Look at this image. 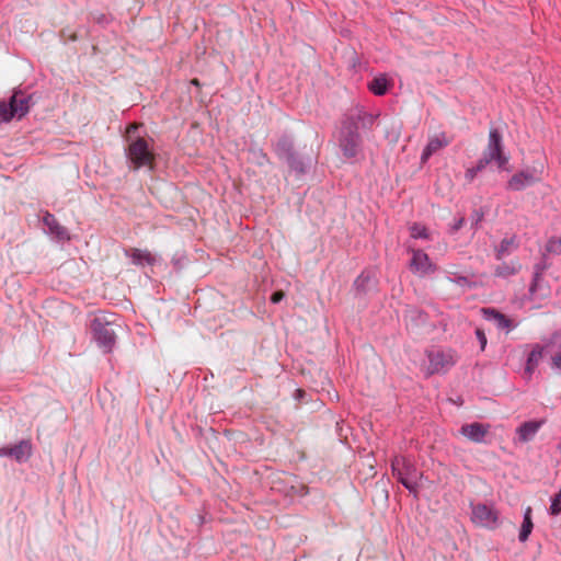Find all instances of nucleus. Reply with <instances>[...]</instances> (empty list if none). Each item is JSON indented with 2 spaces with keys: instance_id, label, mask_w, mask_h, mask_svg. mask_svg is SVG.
<instances>
[{
  "instance_id": "1",
  "label": "nucleus",
  "mask_w": 561,
  "mask_h": 561,
  "mask_svg": "<svg viewBox=\"0 0 561 561\" xmlns=\"http://www.w3.org/2000/svg\"><path fill=\"white\" fill-rule=\"evenodd\" d=\"M359 114L347 116L340 131L339 147L346 159L357 158L362 153V138L358 134Z\"/></svg>"
},
{
  "instance_id": "2",
  "label": "nucleus",
  "mask_w": 561,
  "mask_h": 561,
  "mask_svg": "<svg viewBox=\"0 0 561 561\" xmlns=\"http://www.w3.org/2000/svg\"><path fill=\"white\" fill-rule=\"evenodd\" d=\"M126 154L134 170L154 167V153L146 139L141 137H129Z\"/></svg>"
},
{
  "instance_id": "3",
  "label": "nucleus",
  "mask_w": 561,
  "mask_h": 561,
  "mask_svg": "<svg viewBox=\"0 0 561 561\" xmlns=\"http://www.w3.org/2000/svg\"><path fill=\"white\" fill-rule=\"evenodd\" d=\"M392 474L410 492L416 493L419 480L422 477L414 463L403 456H396L391 462Z\"/></svg>"
},
{
  "instance_id": "4",
  "label": "nucleus",
  "mask_w": 561,
  "mask_h": 561,
  "mask_svg": "<svg viewBox=\"0 0 561 561\" xmlns=\"http://www.w3.org/2000/svg\"><path fill=\"white\" fill-rule=\"evenodd\" d=\"M91 330L98 345L105 353L111 352L116 341L114 323L110 321L104 314H99L92 320Z\"/></svg>"
},
{
  "instance_id": "5",
  "label": "nucleus",
  "mask_w": 561,
  "mask_h": 561,
  "mask_svg": "<svg viewBox=\"0 0 561 561\" xmlns=\"http://www.w3.org/2000/svg\"><path fill=\"white\" fill-rule=\"evenodd\" d=\"M479 161L486 167L491 162H495L499 169H505L508 158L503 153L502 136L497 129L491 128L489 133V142L483 150Z\"/></svg>"
},
{
  "instance_id": "6",
  "label": "nucleus",
  "mask_w": 561,
  "mask_h": 561,
  "mask_svg": "<svg viewBox=\"0 0 561 561\" xmlns=\"http://www.w3.org/2000/svg\"><path fill=\"white\" fill-rule=\"evenodd\" d=\"M28 99L24 94L16 92L11 96L8 104L0 103V117L4 122H9L14 116L20 118L28 112Z\"/></svg>"
},
{
  "instance_id": "7",
  "label": "nucleus",
  "mask_w": 561,
  "mask_h": 561,
  "mask_svg": "<svg viewBox=\"0 0 561 561\" xmlns=\"http://www.w3.org/2000/svg\"><path fill=\"white\" fill-rule=\"evenodd\" d=\"M427 357L430 360V365H428L430 374L445 373L450 367H453L457 362L456 354L450 350L431 351V352H428Z\"/></svg>"
},
{
  "instance_id": "8",
  "label": "nucleus",
  "mask_w": 561,
  "mask_h": 561,
  "mask_svg": "<svg viewBox=\"0 0 561 561\" xmlns=\"http://www.w3.org/2000/svg\"><path fill=\"white\" fill-rule=\"evenodd\" d=\"M472 522L482 527L494 528L497 525V512L485 504H477L472 506Z\"/></svg>"
},
{
  "instance_id": "9",
  "label": "nucleus",
  "mask_w": 561,
  "mask_h": 561,
  "mask_svg": "<svg viewBox=\"0 0 561 561\" xmlns=\"http://www.w3.org/2000/svg\"><path fill=\"white\" fill-rule=\"evenodd\" d=\"M409 252L412 254L410 268L413 273L420 276H424L435 272L436 266L432 263L428 255L424 251L410 249Z\"/></svg>"
},
{
  "instance_id": "10",
  "label": "nucleus",
  "mask_w": 561,
  "mask_h": 561,
  "mask_svg": "<svg viewBox=\"0 0 561 561\" xmlns=\"http://www.w3.org/2000/svg\"><path fill=\"white\" fill-rule=\"evenodd\" d=\"M542 168L540 170L522 171L514 174L508 181L507 187L512 191H520L541 180Z\"/></svg>"
},
{
  "instance_id": "11",
  "label": "nucleus",
  "mask_w": 561,
  "mask_h": 561,
  "mask_svg": "<svg viewBox=\"0 0 561 561\" xmlns=\"http://www.w3.org/2000/svg\"><path fill=\"white\" fill-rule=\"evenodd\" d=\"M490 427L491 426L489 424L472 422L469 424H463L460 427L459 433L470 442L477 444H484L486 443V437L490 433Z\"/></svg>"
},
{
  "instance_id": "12",
  "label": "nucleus",
  "mask_w": 561,
  "mask_h": 561,
  "mask_svg": "<svg viewBox=\"0 0 561 561\" xmlns=\"http://www.w3.org/2000/svg\"><path fill=\"white\" fill-rule=\"evenodd\" d=\"M274 151L279 159L285 160L289 165H294L295 151L293 140L288 137H282L274 146Z\"/></svg>"
},
{
  "instance_id": "13",
  "label": "nucleus",
  "mask_w": 561,
  "mask_h": 561,
  "mask_svg": "<svg viewBox=\"0 0 561 561\" xmlns=\"http://www.w3.org/2000/svg\"><path fill=\"white\" fill-rule=\"evenodd\" d=\"M449 142L450 140L444 133L431 137L421 156L422 162L427 161L432 154L448 146Z\"/></svg>"
},
{
  "instance_id": "14",
  "label": "nucleus",
  "mask_w": 561,
  "mask_h": 561,
  "mask_svg": "<svg viewBox=\"0 0 561 561\" xmlns=\"http://www.w3.org/2000/svg\"><path fill=\"white\" fill-rule=\"evenodd\" d=\"M43 222L58 240H69L68 230L58 222L54 215L46 213L43 217Z\"/></svg>"
},
{
  "instance_id": "15",
  "label": "nucleus",
  "mask_w": 561,
  "mask_h": 561,
  "mask_svg": "<svg viewBox=\"0 0 561 561\" xmlns=\"http://www.w3.org/2000/svg\"><path fill=\"white\" fill-rule=\"evenodd\" d=\"M542 421L525 422L517 428L518 439L523 443L531 440L542 425Z\"/></svg>"
},
{
  "instance_id": "16",
  "label": "nucleus",
  "mask_w": 561,
  "mask_h": 561,
  "mask_svg": "<svg viewBox=\"0 0 561 561\" xmlns=\"http://www.w3.org/2000/svg\"><path fill=\"white\" fill-rule=\"evenodd\" d=\"M518 248V241L515 234L505 237L499 245L495 247V256L502 260L504 256L510 255Z\"/></svg>"
},
{
  "instance_id": "17",
  "label": "nucleus",
  "mask_w": 561,
  "mask_h": 561,
  "mask_svg": "<svg viewBox=\"0 0 561 561\" xmlns=\"http://www.w3.org/2000/svg\"><path fill=\"white\" fill-rule=\"evenodd\" d=\"M522 270V264L518 260H512L510 262H503L494 267V275L497 277H510L516 275Z\"/></svg>"
},
{
  "instance_id": "18",
  "label": "nucleus",
  "mask_w": 561,
  "mask_h": 561,
  "mask_svg": "<svg viewBox=\"0 0 561 561\" xmlns=\"http://www.w3.org/2000/svg\"><path fill=\"white\" fill-rule=\"evenodd\" d=\"M545 347L536 344L528 355L525 374L530 377L542 358Z\"/></svg>"
},
{
  "instance_id": "19",
  "label": "nucleus",
  "mask_w": 561,
  "mask_h": 561,
  "mask_svg": "<svg viewBox=\"0 0 561 561\" xmlns=\"http://www.w3.org/2000/svg\"><path fill=\"white\" fill-rule=\"evenodd\" d=\"M31 446L26 442H21L11 448L2 449V454L7 456L14 457L16 460L21 461L30 456Z\"/></svg>"
},
{
  "instance_id": "20",
  "label": "nucleus",
  "mask_w": 561,
  "mask_h": 561,
  "mask_svg": "<svg viewBox=\"0 0 561 561\" xmlns=\"http://www.w3.org/2000/svg\"><path fill=\"white\" fill-rule=\"evenodd\" d=\"M483 313L485 314L488 320H493L496 323L497 328H511V320L507 319L503 313L496 311L495 309H483Z\"/></svg>"
},
{
  "instance_id": "21",
  "label": "nucleus",
  "mask_w": 561,
  "mask_h": 561,
  "mask_svg": "<svg viewBox=\"0 0 561 561\" xmlns=\"http://www.w3.org/2000/svg\"><path fill=\"white\" fill-rule=\"evenodd\" d=\"M389 82L385 76L376 77L368 84L369 90L375 95H383L388 90Z\"/></svg>"
},
{
  "instance_id": "22",
  "label": "nucleus",
  "mask_w": 561,
  "mask_h": 561,
  "mask_svg": "<svg viewBox=\"0 0 561 561\" xmlns=\"http://www.w3.org/2000/svg\"><path fill=\"white\" fill-rule=\"evenodd\" d=\"M533 522H531V507L528 506L524 514V522L522 524V528L519 531V540L526 541L528 539V536L530 535L533 530Z\"/></svg>"
},
{
  "instance_id": "23",
  "label": "nucleus",
  "mask_w": 561,
  "mask_h": 561,
  "mask_svg": "<svg viewBox=\"0 0 561 561\" xmlns=\"http://www.w3.org/2000/svg\"><path fill=\"white\" fill-rule=\"evenodd\" d=\"M129 256L135 264L150 263L152 261L151 254L148 251L139 249H131Z\"/></svg>"
},
{
  "instance_id": "24",
  "label": "nucleus",
  "mask_w": 561,
  "mask_h": 561,
  "mask_svg": "<svg viewBox=\"0 0 561 561\" xmlns=\"http://www.w3.org/2000/svg\"><path fill=\"white\" fill-rule=\"evenodd\" d=\"M410 233H411V237L414 239H432V236H431L430 231L427 230V228L420 224H414L410 228Z\"/></svg>"
},
{
  "instance_id": "25",
  "label": "nucleus",
  "mask_w": 561,
  "mask_h": 561,
  "mask_svg": "<svg viewBox=\"0 0 561 561\" xmlns=\"http://www.w3.org/2000/svg\"><path fill=\"white\" fill-rule=\"evenodd\" d=\"M484 169H485V167L480 161L477 162L476 167L468 168L465 173L466 182L471 183L474 180V178L477 176V174Z\"/></svg>"
},
{
  "instance_id": "26",
  "label": "nucleus",
  "mask_w": 561,
  "mask_h": 561,
  "mask_svg": "<svg viewBox=\"0 0 561 561\" xmlns=\"http://www.w3.org/2000/svg\"><path fill=\"white\" fill-rule=\"evenodd\" d=\"M546 249L550 253L560 254L561 253V236L549 239L547 242Z\"/></svg>"
},
{
  "instance_id": "27",
  "label": "nucleus",
  "mask_w": 561,
  "mask_h": 561,
  "mask_svg": "<svg viewBox=\"0 0 561 561\" xmlns=\"http://www.w3.org/2000/svg\"><path fill=\"white\" fill-rule=\"evenodd\" d=\"M549 512L554 516L561 513V490L552 497Z\"/></svg>"
},
{
  "instance_id": "28",
  "label": "nucleus",
  "mask_w": 561,
  "mask_h": 561,
  "mask_svg": "<svg viewBox=\"0 0 561 561\" xmlns=\"http://www.w3.org/2000/svg\"><path fill=\"white\" fill-rule=\"evenodd\" d=\"M551 366L554 369L561 370V344L557 351L551 355Z\"/></svg>"
},
{
  "instance_id": "29",
  "label": "nucleus",
  "mask_w": 561,
  "mask_h": 561,
  "mask_svg": "<svg viewBox=\"0 0 561 561\" xmlns=\"http://www.w3.org/2000/svg\"><path fill=\"white\" fill-rule=\"evenodd\" d=\"M253 153H254V156L257 158L256 163H257L259 165H264V164H266V163H268V162H270L268 157H267V156H266V153H264L262 150L254 151Z\"/></svg>"
},
{
  "instance_id": "30",
  "label": "nucleus",
  "mask_w": 561,
  "mask_h": 561,
  "mask_svg": "<svg viewBox=\"0 0 561 561\" xmlns=\"http://www.w3.org/2000/svg\"><path fill=\"white\" fill-rule=\"evenodd\" d=\"M289 167L298 173L305 172V164L296 154H295L294 165H289Z\"/></svg>"
},
{
  "instance_id": "31",
  "label": "nucleus",
  "mask_w": 561,
  "mask_h": 561,
  "mask_svg": "<svg viewBox=\"0 0 561 561\" xmlns=\"http://www.w3.org/2000/svg\"><path fill=\"white\" fill-rule=\"evenodd\" d=\"M476 335H477V339L479 340L480 342V345H481V350H484L485 345H486V336L483 332V330L481 329H477L476 330Z\"/></svg>"
},
{
  "instance_id": "32",
  "label": "nucleus",
  "mask_w": 561,
  "mask_h": 561,
  "mask_svg": "<svg viewBox=\"0 0 561 561\" xmlns=\"http://www.w3.org/2000/svg\"><path fill=\"white\" fill-rule=\"evenodd\" d=\"M285 294L282 291V290H278V291H275L272 296H271V301L273 304H278L283 298H284Z\"/></svg>"
},
{
  "instance_id": "33",
  "label": "nucleus",
  "mask_w": 561,
  "mask_h": 561,
  "mask_svg": "<svg viewBox=\"0 0 561 561\" xmlns=\"http://www.w3.org/2000/svg\"><path fill=\"white\" fill-rule=\"evenodd\" d=\"M137 128L136 125H130L128 128H127V133H131L133 130H135Z\"/></svg>"
},
{
  "instance_id": "34",
  "label": "nucleus",
  "mask_w": 561,
  "mask_h": 561,
  "mask_svg": "<svg viewBox=\"0 0 561 561\" xmlns=\"http://www.w3.org/2000/svg\"><path fill=\"white\" fill-rule=\"evenodd\" d=\"M463 224V218L459 219V221L456 225V229H459Z\"/></svg>"
},
{
  "instance_id": "35",
  "label": "nucleus",
  "mask_w": 561,
  "mask_h": 561,
  "mask_svg": "<svg viewBox=\"0 0 561 561\" xmlns=\"http://www.w3.org/2000/svg\"><path fill=\"white\" fill-rule=\"evenodd\" d=\"M191 83H192V84H194V85H196V87H198V85H199V81H198V79H193V80L191 81Z\"/></svg>"
}]
</instances>
